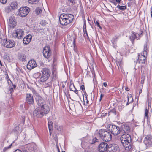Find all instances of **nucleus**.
Masks as SVG:
<instances>
[{
	"instance_id": "3",
	"label": "nucleus",
	"mask_w": 152,
	"mask_h": 152,
	"mask_svg": "<svg viewBox=\"0 0 152 152\" xmlns=\"http://www.w3.org/2000/svg\"><path fill=\"white\" fill-rule=\"evenodd\" d=\"M147 47V44H145L144 46L143 53H141L138 55V58L137 62L140 64H145L146 61V56L148 52Z\"/></svg>"
},
{
	"instance_id": "48",
	"label": "nucleus",
	"mask_w": 152,
	"mask_h": 152,
	"mask_svg": "<svg viewBox=\"0 0 152 152\" xmlns=\"http://www.w3.org/2000/svg\"><path fill=\"white\" fill-rule=\"evenodd\" d=\"M97 25V26L99 27V28H101V27L99 25V23L98 22L96 21V22L95 23Z\"/></svg>"
},
{
	"instance_id": "24",
	"label": "nucleus",
	"mask_w": 152,
	"mask_h": 152,
	"mask_svg": "<svg viewBox=\"0 0 152 152\" xmlns=\"http://www.w3.org/2000/svg\"><path fill=\"white\" fill-rule=\"evenodd\" d=\"M18 58L20 60L22 61H25L26 58V56L25 54L22 53L18 54Z\"/></svg>"
},
{
	"instance_id": "26",
	"label": "nucleus",
	"mask_w": 152,
	"mask_h": 152,
	"mask_svg": "<svg viewBox=\"0 0 152 152\" xmlns=\"http://www.w3.org/2000/svg\"><path fill=\"white\" fill-rule=\"evenodd\" d=\"M118 39V37L117 36H115L111 40L112 44L114 47H115L116 42L117 40Z\"/></svg>"
},
{
	"instance_id": "31",
	"label": "nucleus",
	"mask_w": 152,
	"mask_h": 152,
	"mask_svg": "<svg viewBox=\"0 0 152 152\" xmlns=\"http://www.w3.org/2000/svg\"><path fill=\"white\" fill-rule=\"evenodd\" d=\"M55 127L58 130L61 131L63 129V126L62 125H59L57 124L55 125Z\"/></svg>"
},
{
	"instance_id": "46",
	"label": "nucleus",
	"mask_w": 152,
	"mask_h": 152,
	"mask_svg": "<svg viewBox=\"0 0 152 152\" xmlns=\"http://www.w3.org/2000/svg\"><path fill=\"white\" fill-rule=\"evenodd\" d=\"M72 91L74 92L76 94H78V91L76 90V88L74 89L73 90H72Z\"/></svg>"
},
{
	"instance_id": "16",
	"label": "nucleus",
	"mask_w": 152,
	"mask_h": 152,
	"mask_svg": "<svg viewBox=\"0 0 152 152\" xmlns=\"http://www.w3.org/2000/svg\"><path fill=\"white\" fill-rule=\"evenodd\" d=\"M26 100L27 103L30 104H33L34 103V99L33 95L29 93L26 94Z\"/></svg>"
},
{
	"instance_id": "34",
	"label": "nucleus",
	"mask_w": 152,
	"mask_h": 152,
	"mask_svg": "<svg viewBox=\"0 0 152 152\" xmlns=\"http://www.w3.org/2000/svg\"><path fill=\"white\" fill-rule=\"evenodd\" d=\"M39 2L38 0H28V2L30 4H36Z\"/></svg>"
},
{
	"instance_id": "27",
	"label": "nucleus",
	"mask_w": 152,
	"mask_h": 152,
	"mask_svg": "<svg viewBox=\"0 0 152 152\" xmlns=\"http://www.w3.org/2000/svg\"><path fill=\"white\" fill-rule=\"evenodd\" d=\"M128 98V102L126 105H128V104L132 102L133 101V99L132 97V96L131 94H128L127 96Z\"/></svg>"
},
{
	"instance_id": "9",
	"label": "nucleus",
	"mask_w": 152,
	"mask_h": 152,
	"mask_svg": "<svg viewBox=\"0 0 152 152\" xmlns=\"http://www.w3.org/2000/svg\"><path fill=\"white\" fill-rule=\"evenodd\" d=\"M37 103L39 107L42 109L49 111V107L44 100L41 97L39 98L37 100Z\"/></svg>"
},
{
	"instance_id": "18",
	"label": "nucleus",
	"mask_w": 152,
	"mask_h": 152,
	"mask_svg": "<svg viewBox=\"0 0 152 152\" xmlns=\"http://www.w3.org/2000/svg\"><path fill=\"white\" fill-rule=\"evenodd\" d=\"M4 74L6 75V78L7 79V81L8 83V86L4 88V91L5 92V93L7 94L8 97H9V91H10V89L9 88L10 87V83L9 82V78L7 74V72H4Z\"/></svg>"
},
{
	"instance_id": "33",
	"label": "nucleus",
	"mask_w": 152,
	"mask_h": 152,
	"mask_svg": "<svg viewBox=\"0 0 152 152\" xmlns=\"http://www.w3.org/2000/svg\"><path fill=\"white\" fill-rule=\"evenodd\" d=\"M35 14L37 15H38L41 14L42 12V10L39 7L37 8L35 10Z\"/></svg>"
},
{
	"instance_id": "8",
	"label": "nucleus",
	"mask_w": 152,
	"mask_h": 152,
	"mask_svg": "<svg viewBox=\"0 0 152 152\" xmlns=\"http://www.w3.org/2000/svg\"><path fill=\"white\" fill-rule=\"evenodd\" d=\"M30 10V8L27 6L22 7L19 9L18 14L22 17H25L28 15Z\"/></svg>"
},
{
	"instance_id": "59",
	"label": "nucleus",
	"mask_w": 152,
	"mask_h": 152,
	"mask_svg": "<svg viewBox=\"0 0 152 152\" xmlns=\"http://www.w3.org/2000/svg\"><path fill=\"white\" fill-rule=\"evenodd\" d=\"M11 99L12 100V102H13V98L12 97L11 98Z\"/></svg>"
},
{
	"instance_id": "45",
	"label": "nucleus",
	"mask_w": 152,
	"mask_h": 152,
	"mask_svg": "<svg viewBox=\"0 0 152 152\" xmlns=\"http://www.w3.org/2000/svg\"><path fill=\"white\" fill-rule=\"evenodd\" d=\"M9 148H10V145L7 147H5L3 149V151L4 152H5L6 151V150H7L8 149H9Z\"/></svg>"
},
{
	"instance_id": "2",
	"label": "nucleus",
	"mask_w": 152,
	"mask_h": 152,
	"mask_svg": "<svg viewBox=\"0 0 152 152\" xmlns=\"http://www.w3.org/2000/svg\"><path fill=\"white\" fill-rule=\"evenodd\" d=\"M131 137L129 134H123L120 137L121 143L126 150H129L131 149Z\"/></svg>"
},
{
	"instance_id": "57",
	"label": "nucleus",
	"mask_w": 152,
	"mask_h": 152,
	"mask_svg": "<svg viewBox=\"0 0 152 152\" xmlns=\"http://www.w3.org/2000/svg\"><path fill=\"white\" fill-rule=\"evenodd\" d=\"M116 0V1L118 3L120 2V1H121V0Z\"/></svg>"
},
{
	"instance_id": "63",
	"label": "nucleus",
	"mask_w": 152,
	"mask_h": 152,
	"mask_svg": "<svg viewBox=\"0 0 152 152\" xmlns=\"http://www.w3.org/2000/svg\"><path fill=\"white\" fill-rule=\"evenodd\" d=\"M151 16L152 17V11L151 12Z\"/></svg>"
},
{
	"instance_id": "61",
	"label": "nucleus",
	"mask_w": 152,
	"mask_h": 152,
	"mask_svg": "<svg viewBox=\"0 0 152 152\" xmlns=\"http://www.w3.org/2000/svg\"><path fill=\"white\" fill-rule=\"evenodd\" d=\"M142 34V31L140 33V34H138V35H139V36L141 34Z\"/></svg>"
},
{
	"instance_id": "62",
	"label": "nucleus",
	"mask_w": 152,
	"mask_h": 152,
	"mask_svg": "<svg viewBox=\"0 0 152 152\" xmlns=\"http://www.w3.org/2000/svg\"><path fill=\"white\" fill-rule=\"evenodd\" d=\"M50 131V135H51V133L50 132V131Z\"/></svg>"
},
{
	"instance_id": "64",
	"label": "nucleus",
	"mask_w": 152,
	"mask_h": 152,
	"mask_svg": "<svg viewBox=\"0 0 152 152\" xmlns=\"http://www.w3.org/2000/svg\"><path fill=\"white\" fill-rule=\"evenodd\" d=\"M62 152H65V151H62Z\"/></svg>"
},
{
	"instance_id": "54",
	"label": "nucleus",
	"mask_w": 152,
	"mask_h": 152,
	"mask_svg": "<svg viewBox=\"0 0 152 152\" xmlns=\"http://www.w3.org/2000/svg\"><path fill=\"white\" fill-rule=\"evenodd\" d=\"M78 106L79 107V108H81L82 107V106H81V104L79 103L78 104Z\"/></svg>"
},
{
	"instance_id": "6",
	"label": "nucleus",
	"mask_w": 152,
	"mask_h": 152,
	"mask_svg": "<svg viewBox=\"0 0 152 152\" xmlns=\"http://www.w3.org/2000/svg\"><path fill=\"white\" fill-rule=\"evenodd\" d=\"M49 111L42 109L39 107L36 108L34 111L33 114L34 116L37 118H41L45 115L47 114Z\"/></svg>"
},
{
	"instance_id": "22",
	"label": "nucleus",
	"mask_w": 152,
	"mask_h": 152,
	"mask_svg": "<svg viewBox=\"0 0 152 152\" xmlns=\"http://www.w3.org/2000/svg\"><path fill=\"white\" fill-rule=\"evenodd\" d=\"M18 4L16 1H14L11 3L10 4V7H11L12 10H14L18 8Z\"/></svg>"
},
{
	"instance_id": "60",
	"label": "nucleus",
	"mask_w": 152,
	"mask_h": 152,
	"mask_svg": "<svg viewBox=\"0 0 152 152\" xmlns=\"http://www.w3.org/2000/svg\"><path fill=\"white\" fill-rule=\"evenodd\" d=\"M96 140H95V141H94L93 142H91V143H92V144H93L96 141Z\"/></svg>"
},
{
	"instance_id": "21",
	"label": "nucleus",
	"mask_w": 152,
	"mask_h": 152,
	"mask_svg": "<svg viewBox=\"0 0 152 152\" xmlns=\"http://www.w3.org/2000/svg\"><path fill=\"white\" fill-rule=\"evenodd\" d=\"M17 25V22L15 18L12 17L10 18V28H14Z\"/></svg>"
},
{
	"instance_id": "19",
	"label": "nucleus",
	"mask_w": 152,
	"mask_h": 152,
	"mask_svg": "<svg viewBox=\"0 0 152 152\" xmlns=\"http://www.w3.org/2000/svg\"><path fill=\"white\" fill-rule=\"evenodd\" d=\"M32 36L31 35H28L26 36L23 39V43L26 44H28L31 41Z\"/></svg>"
},
{
	"instance_id": "23",
	"label": "nucleus",
	"mask_w": 152,
	"mask_h": 152,
	"mask_svg": "<svg viewBox=\"0 0 152 152\" xmlns=\"http://www.w3.org/2000/svg\"><path fill=\"white\" fill-rule=\"evenodd\" d=\"M2 45L5 47L10 48V40L8 42L7 39H3L2 42Z\"/></svg>"
},
{
	"instance_id": "37",
	"label": "nucleus",
	"mask_w": 152,
	"mask_h": 152,
	"mask_svg": "<svg viewBox=\"0 0 152 152\" xmlns=\"http://www.w3.org/2000/svg\"><path fill=\"white\" fill-rule=\"evenodd\" d=\"M109 114H113L115 115L116 114V111L115 109L111 110L109 113Z\"/></svg>"
},
{
	"instance_id": "32",
	"label": "nucleus",
	"mask_w": 152,
	"mask_h": 152,
	"mask_svg": "<svg viewBox=\"0 0 152 152\" xmlns=\"http://www.w3.org/2000/svg\"><path fill=\"white\" fill-rule=\"evenodd\" d=\"M10 82L11 83H10V86H11V88H10V92L12 93L13 91V89L15 88L16 86L12 83L10 80Z\"/></svg>"
},
{
	"instance_id": "47",
	"label": "nucleus",
	"mask_w": 152,
	"mask_h": 152,
	"mask_svg": "<svg viewBox=\"0 0 152 152\" xmlns=\"http://www.w3.org/2000/svg\"><path fill=\"white\" fill-rule=\"evenodd\" d=\"M80 89L82 91L84 90H85L84 86V85H82L80 87Z\"/></svg>"
},
{
	"instance_id": "50",
	"label": "nucleus",
	"mask_w": 152,
	"mask_h": 152,
	"mask_svg": "<svg viewBox=\"0 0 152 152\" xmlns=\"http://www.w3.org/2000/svg\"><path fill=\"white\" fill-rule=\"evenodd\" d=\"M104 94H101L100 96V99H99V101H101L102 100V98L104 96Z\"/></svg>"
},
{
	"instance_id": "12",
	"label": "nucleus",
	"mask_w": 152,
	"mask_h": 152,
	"mask_svg": "<svg viewBox=\"0 0 152 152\" xmlns=\"http://www.w3.org/2000/svg\"><path fill=\"white\" fill-rule=\"evenodd\" d=\"M43 54L44 57L47 58H48L50 57L51 55V52L49 46H45L44 47Z\"/></svg>"
},
{
	"instance_id": "13",
	"label": "nucleus",
	"mask_w": 152,
	"mask_h": 152,
	"mask_svg": "<svg viewBox=\"0 0 152 152\" xmlns=\"http://www.w3.org/2000/svg\"><path fill=\"white\" fill-rule=\"evenodd\" d=\"M120 132L122 134H129L130 132L129 126L126 124H123L121 125L120 128Z\"/></svg>"
},
{
	"instance_id": "53",
	"label": "nucleus",
	"mask_w": 152,
	"mask_h": 152,
	"mask_svg": "<svg viewBox=\"0 0 152 152\" xmlns=\"http://www.w3.org/2000/svg\"><path fill=\"white\" fill-rule=\"evenodd\" d=\"M14 152H22L19 149L16 150Z\"/></svg>"
},
{
	"instance_id": "14",
	"label": "nucleus",
	"mask_w": 152,
	"mask_h": 152,
	"mask_svg": "<svg viewBox=\"0 0 152 152\" xmlns=\"http://www.w3.org/2000/svg\"><path fill=\"white\" fill-rule=\"evenodd\" d=\"M108 144L105 142H102L99 145L98 149L100 152H107Z\"/></svg>"
},
{
	"instance_id": "20",
	"label": "nucleus",
	"mask_w": 152,
	"mask_h": 152,
	"mask_svg": "<svg viewBox=\"0 0 152 152\" xmlns=\"http://www.w3.org/2000/svg\"><path fill=\"white\" fill-rule=\"evenodd\" d=\"M140 67L141 72V80L144 81L146 74V71L143 66H141Z\"/></svg>"
},
{
	"instance_id": "38",
	"label": "nucleus",
	"mask_w": 152,
	"mask_h": 152,
	"mask_svg": "<svg viewBox=\"0 0 152 152\" xmlns=\"http://www.w3.org/2000/svg\"><path fill=\"white\" fill-rule=\"evenodd\" d=\"M100 92L101 94H104L106 93L105 89L104 88H102L100 90Z\"/></svg>"
},
{
	"instance_id": "51",
	"label": "nucleus",
	"mask_w": 152,
	"mask_h": 152,
	"mask_svg": "<svg viewBox=\"0 0 152 152\" xmlns=\"http://www.w3.org/2000/svg\"><path fill=\"white\" fill-rule=\"evenodd\" d=\"M45 23V20H42L41 22V23L43 25H44Z\"/></svg>"
},
{
	"instance_id": "40",
	"label": "nucleus",
	"mask_w": 152,
	"mask_h": 152,
	"mask_svg": "<svg viewBox=\"0 0 152 152\" xmlns=\"http://www.w3.org/2000/svg\"><path fill=\"white\" fill-rule=\"evenodd\" d=\"M5 12L7 13H9L10 12V6H7L6 7H5Z\"/></svg>"
},
{
	"instance_id": "39",
	"label": "nucleus",
	"mask_w": 152,
	"mask_h": 152,
	"mask_svg": "<svg viewBox=\"0 0 152 152\" xmlns=\"http://www.w3.org/2000/svg\"><path fill=\"white\" fill-rule=\"evenodd\" d=\"M76 88L73 84H71L69 86V89L70 91H72Z\"/></svg>"
},
{
	"instance_id": "15",
	"label": "nucleus",
	"mask_w": 152,
	"mask_h": 152,
	"mask_svg": "<svg viewBox=\"0 0 152 152\" xmlns=\"http://www.w3.org/2000/svg\"><path fill=\"white\" fill-rule=\"evenodd\" d=\"M144 142L147 146L152 147V137L151 135H148L145 138Z\"/></svg>"
},
{
	"instance_id": "58",
	"label": "nucleus",
	"mask_w": 152,
	"mask_h": 152,
	"mask_svg": "<svg viewBox=\"0 0 152 152\" xmlns=\"http://www.w3.org/2000/svg\"><path fill=\"white\" fill-rule=\"evenodd\" d=\"M144 80H141V83L142 84H143V83H144Z\"/></svg>"
},
{
	"instance_id": "5",
	"label": "nucleus",
	"mask_w": 152,
	"mask_h": 152,
	"mask_svg": "<svg viewBox=\"0 0 152 152\" xmlns=\"http://www.w3.org/2000/svg\"><path fill=\"white\" fill-rule=\"evenodd\" d=\"M41 72H42V74L40 81L41 82L43 83L48 79L50 74V71L47 68H44L41 71Z\"/></svg>"
},
{
	"instance_id": "56",
	"label": "nucleus",
	"mask_w": 152,
	"mask_h": 152,
	"mask_svg": "<svg viewBox=\"0 0 152 152\" xmlns=\"http://www.w3.org/2000/svg\"><path fill=\"white\" fill-rule=\"evenodd\" d=\"M125 90L126 91H128L129 90V89L127 87H126L125 88Z\"/></svg>"
},
{
	"instance_id": "1",
	"label": "nucleus",
	"mask_w": 152,
	"mask_h": 152,
	"mask_svg": "<svg viewBox=\"0 0 152 152\" xmlns=\"http://www.w3.org/2000/svg\"><path fill=\"white\" fill-rule=\"evenodd\" d=\"M74 18V15L71 14L63 13L60 15L59 20L60 24L62 25H69Z\"/></svg>"
},
{
	"instance_id": "17",
	"label": "nucleus",
	"mask_w": 152,
	"mask_h": 152,
	"mask_svg": "<svg viewBox=\"0 0 152 152\" xmlns=\"http://www.w3.org/2000/svg\"><path fill=\"white\" fill-rule=\"evenodd\" d=\"M37 64L36 61L34 60H30L28 63L27 67V69L31 70L37 66Z\"/></svg>"
},
{
	"instance_id": "49",
	"label": "nucleus",
	"mask_w": 152,
	"mask_h": 152,
	"mask_svg": "<svg viewBox=\"0 0 152 152\" xmlns=\"http://www.w3.org/2000/svg\"><path fill=\"white\" fill-rule=\"evenodd\" d=\"M86 28V21L84 22V25L83 26V29Z\"/></svg>"
},
{
	"instance_id": "25",
	"label": "nucleus",
	"mask_w": 152,
	"mask_h": 152,
	"mask_svg": "<svg viewBox=\"0 0 152 152\" xmlns=\"http://www.w3.org/2000/svg\"><path fill=\"white\" fill-rule=\"evenodd\" d=\"M130 38L132 43H133V42L135 39H139V38L137 39L136 35L134 32L133 33V34L131 35L130 36Z\"/></svg>"
},
{
	"instance_id": "52",
	"label": "nucleus",
	"mask_w": 152,
	"mask_h": 152,
	"mask_svg": "<svg viewBox=\"0 0 152 152\" xmlns=\"http://www.w3.org/2000/svg\"><path fill=\"white\" fill-rule=\"evenodd\" d=\"M107 82H104L103 83V85L105 87H107Z\"/></svg>"
},
{
	"instance_id": "55",
	"label": "nucleus",
	"mask_w": 152,
	"mask_h": 152,
	"mask_svg": "<svg viewBox=\"0 0 152 152\" xmlns=\"http://www.w3.org/2000/svg\"><path fill=\"white\" fill-rule=\"evenodd\" d=\"M3 36V34H1L0 31V39H1L2 37Z\"/></svg>"
},
{
	"instance_id": "43",
	"label": "nucleus",
	"mask_w": 152,
	"mask_h": 152,
	"mask_svg": "<svg viewBox=\"0 0 152 152\" xmlns=\"http://www.w3.org/2000/svg\"><path fill=\"white\" fill-rule=\"evenodd\" d=\"M83 31H84V34H86L87 36V37L88 38V34L87 33L86 28L83 29Z\"/></svg>"
},
{
	"instance_id": "30",
	"label": "nucleus",
	"mask_w": 152,
	"mask_h": 152,
	"mask_svg": "<svg viewBox=\"0 0 152 152\" xmlns=\"http://www.w3.org/2000/svg\"><path fill=\"white\" fill-rule=\"evenodd\" d=\"M48 126L49 131H51L53 127V122L49 120L48 121Z\"/></svg>"
},
{
	"instance_id": "28",
	"label": "nucleus",
	"mask_w": 152,
	"mask_h": 152,
	"mask_svg": "<svg viewBox=\"0 0 152 152\" xmlns=\"http://www.w3.org/2000/svg\"><path fill=\"white\" fill-rule=\"evenodd\" d=\"M37 149V146L34 144H32L31 147L30 148V150L32 152H35L36 151Z\"/></svg>"
},
{
	"instance_id": "36",
	"label": "nucleus",
	"mask_w": 152,
	"mask_h": 152,
	"mask_svg": "<svg viewBox=\"0 0 152 152\" xmlns=\"http://www.w3.org/2000/svg\"><path fill=\"white\" fill-rule=\"evenodd\" d=\"M118 8L119 9L122 10H123L126 9V6H120L119 5H118Z\"/></svg>"
},
{
	"instance_id": "4",
	"label": "nucleus",
	"mask_w": 152,
	"mask_h": 152,
	"mask_svg": "<svg viewBox=\"0 0 152 152\" xmlns=\"http://www.w3.org/2000/svg\"><path fill=\"white\" fill-rule=\"evenodd\" d=\"M98 134L102 139L105 142L110 141L112 139V135L110 133L105 130H99L98 132Z\"/></svg>"
},
{
	"instance_id": "42",
	"label": "nucleus",
	"mask_w": 152,
	"mask_h": 152,
	"mask_svg": "<svg viewBox=\"0 0 152 152\" xmlns=\"http://www.w3.org/2000/svg\"><path fill=\"white\" fill-rule=\"evenodd\" d=\"M68 2H69V3H71V4L70 5H72L74 4V0H68Z\"/></svg>"
},
{
	"instance_id": "44",
	"label": "nucleus",
	"mask_w": 152,
	"mask_h": 152,
	"mask_svg": "<svg viewBox=\"0 0 152 152\" xmlns=\"http://www.w3.org/2000/svg\"><path fill=\"white\" fill-rule=\"evenodd\" d=\"M7 0H0V2L3 4L6 3Z\"/></svg>"
},
{
	"instance_id": "10",
	"label": "nucleus",
	"mask_w": 152,
	"mask_h": 152,
	"mask_svg": "<svg viewBox=\"0 0 152 152\" xmlns=\"http://www.w3.org/2000/svg\"><path fill=\"white\" fill-rule=\"evenodd\" d=\"M108 126H109V130L114 135H117L120 133V129L119 127L112 125H110Z\"/></svg>"
},
{
	"instance_id": "29",
	"label": "nucleus",
	"mask_w": 152,
	"mask_h": 152,
	"mask_svg": "<svg viewBox=\"0 0 152 152\" xmlns=\"http://www.w3.org/2000/svg\"><path fill=\"white\" fill-rule=\"evenodd\" d=\"M19 125L18 124L15 128L13 130L12 132V133H14L15 134H16L19 132L20 130L19 127L18 126Z\"/></svg>"
},
{
	"instance_id": "11",
	"label": "nucleus",
	"mask_w": 152,
	"mask_h": 152,
	"mask_svg": "<svg viewBox=\"0 0 152 152\" xmlns=\"http://www.w3.org/2000/svg\"><path fill=\"white\" fill-rule=\"evenodd\" d=\"M119 148L118 145L113 144L108 145L107 152H119Z\"/></svg>"
},
{
	"instance_id": "41",
	"label": "nucleus",
	"mask_w": 152,
	"mask_h": 152,
	"mask_svg": "<svg viewBox=\"0 0 152 152\" xmlns=\"http://www.w3.org/2000/svg\"><path fill=\"white\" fill-rule=\"evenodd\" d=\"M148 110L147 109H146L145 110V116L147 118H148Z\"/></svg>"
},
{
	"instance_id": "7",
	"label": "nucleus",
	"mask_w": 152,
	"mask_h": 152,
	"mask_svg": "<svg viewBox=\"0 0 152 152\" xmlns=\"http://www.w3.org/2000/svg\"><path fill=\"white\" fill-rule=\"evenodd\" d=\"M12 35L15 38L17 37L19 39H21L23 38L24 35V31L23 29H17L14 31L12 33Z\"/></svg>"
},
{
	"instance_id": "35",
	"label": "nucleus",
	"mask_w": 152,
	"mask_h": 152,
	"mask_svg": "<svg viewBox=\"0 0 152 152\" xmlns=\"http://www.w3.org/2000/svg\"><path fill=\"white\" fill-rule=\"evenodd\" d=\"M15 42L13 40L10 41V48H13L15 46Z\"/></svg>"
}]
</instances>
